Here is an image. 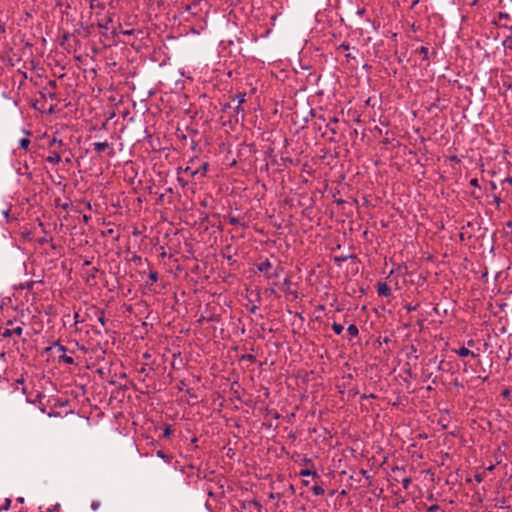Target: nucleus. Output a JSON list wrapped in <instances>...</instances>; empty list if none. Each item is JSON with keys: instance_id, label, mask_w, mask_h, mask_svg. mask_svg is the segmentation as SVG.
Masks as SVG:
<instances>
[{"instance_id": "72a5a7b5", "label": "nucleus", "mask_w": 512, "mask_h": 512, "mask_svg": "<svg viewBox=\"0 0 512 512\" xmlns=\"http://www.w3.org/2000/svg\"><path fill=\"white\" fill-rule=\"evenodd\" d=\"M470 185L473 187H479V181L477 178H473L470 180Z\"/></svg>"}, {"instance_id": "412c9836", "label": "nucleus", "mask_w": 512, "mask_h": 512, "mask_svg": "<svg viewBox=\"0 0 512 512\" xmlns=\"http://www.w3.org/2000/svg\"><path fill=\"white\" fill-rule=\"evenodd\" d=\"M498 18L499 20H505V21H509L511 20V15L509 13H506V12H499L498 13Z\"/></svg>"}, {"instance_id": "aec40b11", "label": "nucleus", "mask_w": 512, "mask_h": 512, "mask_svg": "<svg viewBox=\"0 0 512 512\" xmlns=\"http://www.w3.org/2000/svg\"><path fill=\"white\" fill-rule=\"evenodd\" d=\"M245 96H246V94H245V93L237 94V95L235 96V98H234V99H237V101H238L237 109H239V108H240V106H241V104H242V103H244V101H245Z\"/></svg>"}, {"instance_id": "6ab92c4d", "label": "nucleus", "mask_w": 512, "mask_h": 512, "mask_svg": "<svg viewBox=\"0 0 512 512\" xmlns=\"http://www.w3.org/2000/svg\"><path fill=\"white\" fill-rule=\"evenodd\" d=\"M99 272V269L94 267L89 272H87V280L89 281L90 278L95 279L96 274Z\"/></svg>"}, {"instance_id": "5fc2aeb1", "label": "nucleus", "mask_w": 512, "mask_h": 512, "mask_svg": "<svg viewBox=\"0 0 512 512\" xmlns=\"http://www.w3.org/2000/svg\"><path fill=\"white\" fill-rule=\"evenodd\" d=\"M65 162H66L67 164H70V163H71V159H70V158H66V159H65Z\"/></svg>"}, {"instance_id": "37998d69", "label": "nucleus", "mask_w": 512, "mask_h": 512, "mask_svg": "<svg viewBox=\"0 0 512 512\" xmlns=\"http://www.w3.org/2000/svg\"><path fill=\"white\" fill-rule=\"evenodd\" d=\"M191 171H193V170L190 167H186L185 170H184V172L186 174H189L190 176H191Z\"/></svg>"}, {"instance_id": "20e7f679", "label": "nucleus", "mask_w": 512, "mask_h": 512, "mask_svg": "<svg viewBox=\"0 0 512 512\" xmlns=\"http://www.w3.org/2000/svg\"><path fill=\"white\" fill-rule=\"evenodd\" d=\"M208 166L209 164L207 162L202 163V165L198 169L191 171V177H195L197 174L205 176L208 170Z\"/></svg>"}, {"instance_id": "bf43d9fd", "label": "nucleus", "mask_w": 512, "mask_h": 512, "mask_svg": "<svg viewBox=\"0 0 512 512\" xmlns=\"http://www.w3.org/2000/svg\"><path fill=\"white\" fill-rule=\"evenodd\" d=\"M303 484H304L305 486H307V485L309 484V482H308L307 480H304V481H303Z\"/></svg>"}, {"instance_id": "e2e57ef3", "label": "nucleus", "mask_w": 512, "mask_h": 512, "mask_svg": "<svg viewBox=\"0 0 512 512\" xmlns=\"http://www.w3.org/2000/svg\"><path fill=\"white\" fill-rule=\"evenodd\" d=\"M145 372H146V369H145V368H142V369L140 370V373H145Z\"/></svg>"}, {"instance_id": "4468645a", "label": "nucleus", "mask_w": 512, "mask_h": 512, "mask_svg": "<svg viewBox=\"0 0 512 512\" xmlns=\"http://www.w3.org/2000/svg\"><path fill=\"white\" fill-rule=\"evenodd\" d=\"M312 492L314 493V495L319 496V495H323L325 491H324V489H323V487H322V486H320V485H314V486L312 487Z\"/></svg>"}, {"instance_id": "864d4df0", "label": "nucleus", "mask_w": 512, "mask_h": 512, "mask_svg": "<svg viewBox=\"0 0 512 512\" xmlns=\"http://www.w3.org/2000/svg\"><path fill=\"white\" fill-rule=\"evenodd\" d=\"M502 26H503V27H505V28H507V29H509V30H512V26H509V27H508L506 24H503Z\"/></svg>"}, {"instance_id": "b1692460", "label": "nucleus", "mask_w": 512, "mask_h": 512, "mask_svg": "<svg viewBox=\"0 0 512 512\" xmlns=\"http://www.w3.org/2000/svg\"><path fill=\"white\" fill-rule=\"evenodd\" d=\"M448 365H449V363H446L444 360H441L439 365H438V370H440V371H448L449 370L447 368Z\"/></svg>"}, {"instance_id": "8fccbe9b", "label": "nucleus", "mask_w": 512, "mask_h": 512, "mask_svg": "<svg viewBox=\"0 0 512 512\" xmlns=\"http://www.w3.org/2000/svg\"><path fill=\"white\" fill-rule=\"evenodd\" d=\"M2 213H3V215H4L5 217H8L9 209H7V210H3V212H2Z\"/></svg>"}, {"instance_id": "1a4fd4ad", "label": "nucleus", "mask_w": 512, "mask_h": 512, "mask_svg": "<svg viewBox=\"0 0 512 512\" xmlns=\"http://www.w3.org/2000/svg\"><path fill=\"white\" fill-rule=\"evenodd\" d=\"M338 119L336 117H330L329 121L326 123V127L329 129L330 133L332 135H335L337 133L335 128H331L332 123H337Z\"/></svg>"}, {"instance_id": "e433bc0d", "label": "nucleus", "mask_w": 512, "mask_h": 512, "mask_svg": "<svg viewBox=\"0 0 512 512\" xmlns=\"http://www.w3.org/2000/svg\"><path fill=\"white\" fill-rule=\"evenodd\" d=\"M339 49L349 50V45H348V44H345V43H342V44L339 46Z\"/></svg>"}, {"instance_id": "c85d7f7f", "label": "nucleus", "mask_w": 512, "mask_h": 512, "mask_svg": "<svg viewBox=\"0 0 512 512\" xmlns=\"http://www.w3.org/2000/svg\"><path fill=\"white\" fill-rule=\"evenodd\" d=\"M474 479L476 482L481 483L484 480V474L477 473V474H475Z\"/></svg>"}, {"instance_id": "473e14b6", "label": "nucleus", "mask_w": 512, "mask_h": 512, "mask_svg": "<svg viewBox=\"0 0 512 512\" xmlns=\"http://www.w3.org/2000/svg\"><path fill=\"white\" fill-rule=\"evenodd\" d=\"M10 504H11V500L10 499H6L5 504L3 506H1V509L8 510L9 507H10Z\"/></svg>"}, {"instance_id": "49530a36", "label": "nucleus", "mask_w": 512, "mask_h": 512, "mask_svg": "<svg viewBox=\"0 0 512 512\" xmlns=\"http://www.w3.org/2000/svg\"><path fill=\"white\" fill-rule=\"evenodd\" d=\"M406 308H407L408 311H412V310L416 309L415 306H411V305H408Z\"/></svg>"}, {"instance_id": "4c0bfd02", "label": "nucleus", "mask_w": 512, "mask_h": 512, "mask_svg": "<svg viewBox=\"0 0 512 512\" xmlns=\"http://www.w3.org/2000/svg\"><path fill=\"white\" fill-rule=\"evenodd\" d=\"M257 309H258V307L256 305H253V306L250 307L249 311L251 313H256Z\"/></svg>"}, {"instance_id": "6e6d98bb", "label": "nucleus", "mask_w": 512, "mask_h": 512, "mask_svg": "<svg viewBox=\"0 0 512 512\" xmlns=\"http://www.w3.org/2000/svg\"><path fill=\"white\" fill-rule=\"evenodd\" d=\"M23 382H24V380H23V379H18V380H17V383H18V384H22Z\"/></svg>"}, {"instance_id": "393cba45", "label": "nucleus", "mask_w": 512, "mask_h": 512, "mask_svg": "<svg viewBox=\"0 0 512 512\" xmlns=\"http://www.w3.org/2000/svg\"><path fill=\"white\" fill-rule=\"evenodd\" d=\"M411 484V478L406 477L402 480V485L404 489H408Z\"/></svg>"}, {"instance_id": "2f4dec72", "label": "nucleus", "mask_w": 512, "mask_h": 512, "mask_svg": "<svg viewBox=\"0 0 512 512\" xmlns=\"http://www.w3.org/2000/svg\"><path fill=\"white\" fill-rule=\"evenodd\" d=\"M493 203H495L497 207H499L501 203V198L498 195H493Z\"/></svg>"}, {"instance_id": "4be33fe9", "label": "nucleus", "mask_w": 512, "mask_h": 512, "mask_svg": "<svg viewBox=\"0 0 512 512\" xmlns=\"http://www.w3.org/2000/svg\"><path fill=\"white\" fill-rule=\"evenodd\" d=\"M97 314H98V321L101 323V325H105V317H104V311L103 310H96Z\"/></svg>"}, {"instance_id": "0eeeda50", "label": "nucleus", "mask_w": 512, "mask_h": 512, "mask_svg": "<svg viewBox=\"0 0 512 512\" xmlns=\"http://www.w3.org/2000/svg\"><path fill=\"white\" fill-rule=\"evenodd\" d=\"M456 353L461 356V357H466V356H472V357H477L478 354H475L473 351H470L468 348L466 347H461L460 349H458L456 351Z\"/></svg>"}, {"instance_id": "3c124183", "label": "nucleus", "mask_w": 512, "mask_h": 512, "mask_svg": "<svg viewBox=\"0 0 512 512\" xmlns=\"http://www.w3.org/2000/svg\"><path fill=\"white\" fill-rule=\"evenodd\" d=\"M346 57H347V58L355 59V56H354V55H352V53L347 54V55H346Z\"/></svg>"}, {"instance_id": "2eb2a0df", "label": "nucleus", "mask_w": 512, "mask_h": 512, "mask_svg": "<svg viewBox=\"0 0 512 512\" xmlns=\"http://www.w3.org/2000/svg\"><path fill=\"white\" fill-rule=\"evenodd\" d=\"M111 22H112V18H111V17H109L107 20L102 21V22H99V23H98V27H99L100 29L108 30V29H109V23H111Z\"/></svg>"}, {"instance_id": "603ef678", "label": "nucleus", "mask_w": 512, "mask_h": 512, "mask_svg": "<svg viewBox=\"0 0 512 512\" xmlns=\"http://www.w3.org/2000/svg\"><path fill=\"white\" fill-rule=\"evenodd\" d=\"M467 344H468V346H473V345H474V341H473V340H469V341L467 342Z\"/></svg>"}, {"instance_id": "a211bd4d", "label": "nucleus", "mask_w": 512, "mask_h": 512, "mask_svg": "<svg viewBox=\"0 0 512 512\" xmlns=\"http://www.w3.org/2000/svg\"><path fill=\"white\" fill-rule=\"evenodd\" d=\"M418 52L423 56V60L428 59L429 49L426 46H421Z\"/></svg>"}, {"instance_id": "39448f33", "label": "nucleus", "mask_w": 512, "mask_h": 512, "mask_svg": "<svg viewBox=\"0 0 512 512\" xmlns=\"http://www.w3.org/2000/svg\"><path fill=\"white\" fill-rule=\"evenodd\" d=\"M46 161L51 164H58L61 161V156L58 152L53 151L51 154L46 158Z\"/></svg>"}, {"instance_id": "bb28decb", "label": "nucleus", "mask_w": 512, "mask_h": 512, "mask_svg": "<svg viewBox=\"0 0 512 512\" xmlns=\"http://www.w3.org/2000/svg\"><path fill=\"white\" fill-rule=\"evenodd\" d=\"M157 456L167 461L171 458L170 456L166 455L162 450L157 451Z\"/></svg>"}, {"instance_id": "f03ea898", "label": "nucleus", "mask_w": 512, "mask_h": 512, "mask_svg": "<svg viewBox=\"0 0 512 512\" xmlns=\"http://www.w3.org/2000/svg\"><path fill=\"white\" fill-rule=\"evenodd\" d=\"M22 333H23V328L21 326H17V327H15L13 329L5 328L1 332V336L3 338H7V337H11L13 335L21 336Z\"/></svg>"}, {"instance_id": "9d476101", "label": "nucleus", "mask_w": 512, "mask_h": 512, "mask_svg": "<svg viewBox=\"0 0 512 512\" xmlns=\"http://www.w3.org/2000/svg\"><path fill=\"white\" fill-rule=\"evenodd\" d=\"M347 332L352 336L356 337L359 334V330L355 324H350L347 328Z\"/></svg>"}, {"instance_id": "5701e85b", "label": "nucleus", "mask_w": 512, "mask_h": 512, "mask_svg": "<svg viewBox=\"0 0 512 512\" xmlns=\"http://www.w3.org/2000/svg\"><path fill=\"white\" fill-rule=\"evenodd\" d=\"M30 144V140L28 138H22L20 140V147L23 149H27Z\"/></svg>"}, {"instance_id": "c03bdc74", "label": "nucleus", "mask_w": 512, "mask_h": 512, "mask_svg": "<svg viewBox=\"0 0 512 512\" xmlns=\"http://www.w3.org/2000/svg\"><path fill=\"white\" fill-rule=\"evenodd\" d=\"M5 32V26L3 23L0 22V33H4Z\"/></svg>"}, {"instance_id": "de8ad7c7", "label": "nucleus", "mask_w": 512, "mask_h": 512, "mask_svg": "<svg viewBox=\"0 0 512 512\" xmlns=\"http://www.w3.org/2000/svg\"><path fill=\"white\" fill-rule=\"evenodd\" d=\"M49 85H51L52 87H56V81L55 80L49 81Z\"/></svg>"}, {"instance_id": "a19ab883", "label": "nucleus", "mask_w": 512, "mask_h": 512, "mask_svg": "<svg viewBox=\"0 0 512 512\" xmlns=\"http://www.w3.org/2000/svg\"><path fill=\"white\" fill-rule=\"evenodd\" d=\"M133 32H134V30H124V31H122V33L125 34V35H132Z\"/></svg>"}, {"instance_id": "a18cd8bd", "label": "nucleus", "mask_w": 512, "mask_h": 512, "mask_svg": "<svg viewBox=\"0 0 512 512\" xmlns=\"http://www.w3.org/2000/svg\"><path fill=\"white\" fill-rule=\"evenodd\" d=\"M78 318H79V313H78V312H76V313L74 314L75 323H78V322H79V319H78Z\"/></svg>"}, {"instance_id": "7c9ffc66", "label": "nucleus", "mask_w": 512, "mask_h": 512, "mask_svg": "<svg viewBox=\"0 0 512 512\" xmlns=\"http://www.w3.org/2000/svg\"><path fill=\"white\" fill-rule=\"evenodd\" d=\"M99 507H100V502H99V501H92V503H91V509H92L93 511L98 510V508H99Z\"/></svg>"}, {"instance_id": "69168bd1", "label": "nucleus", "mask_w": 512, "mask_h": 512, "mask_svg": "<svg viewBox=\"0 0 512 512\" xmlns=\"http://www.w3.org/2000/svg\"><path fill=\"white\" fill-rule=\"evenodd\" d=\"M362 475H365L367 472L366 470H361Z\"/></svg>"}, {"instance_id": "052dcab7", "label": "nucleus", "mask_w": 512, "mask_h": 512, "mask_svg": "<svg viewBox=\"0 0 512 512\" xmlns=\"http://www.w3.org/2000/svg\"><path fill=\"white\" fill-rule=\"evenodd\" d=\"M186 10H187V11L191 10V5H187V6H186Z\"/></svg>"}, {"instance_id": "ea45409f", "label": "nucleus", "mask_w": 512, "mask_h": 512, "mask_svg": "<svg viewBox=\"0 0 512 512\" xmlns=\"http://www.w3.org/2000/svg\"><path fill=\"white\" fill-rule=\"evenodd\" d=\"M506 227H507L508 229H510V233H512V221H508V222L506 223Z\"/></svg>"}, {"instance_id": "79ce46f5", "label": "nucleus", "mask_w": 512, "mask_h": 512, "mask_svg": "<svg viewBox=\"0 0 512 512\" xmlns=\"http://www.w3.org/2000/svg\"><path fill=\"white\" fill-rule=\"evenodd\" d=\"M132 261H134V262L141 261V257L138 256V255H134L133 258H132Z\"/></svg>"}, {"instance_id": "a878e982", "label": "nucleus", "mask_w": 512, "mask_h": 512, "mask_svg": "<svg viewBox=\"0 0 512 512\" xmlns=\"http://www.w3.org/2000/svg\"><path fill=\"white\" fill-rule=\"evenodd\" d=\"M57 144L59 147H61L63 145V141L62 140H58L57 138H53L52 141L50 142L49 146L52 147L53 145Z\"/></svg>"}, {"instance_id": "f3484780", "label": "nucleus", "mask_w": 512, "mask_h": 512, "mask_svg": "<svg viewBox=\"0 0 512 512\" xmlns=\"http://www.w3.org/2000/svg\"><path fill=\"white\" fill-rule=\"evenodd\" d=\"M503 46L505 49L512 50V36H507L503 41Z\"/></svg>"}, {"instance_id": "ddd939ff", "label": "nucleus", "mask_w": 512, "mask_h": 512, "mask_svg": "<svg viewBox=\"0 0 512 512\" xmlns=\"http://www.w3.org/2000/svg\"><path fill=\"white\" fill-rule=\"evenodd\" d=\"M332 329L337 335H340L343 332L344 327L341 324L334 322L332 324Z\"/></svg>"}, {"instance_id": "13d9d810", "label": "nucleus", "mask_w": 512, "mask_h": 512, "mask_svg": "<svg viewBox=\"0 0 512 512\" xmlns=\"http://www.w3.org/2000/svg\"><path fill=\"white\" fill-rule=\"evenodd\" d=\"M17 501L23 503L24 499L22 497H20L17 499Z\"/></svg>"}, {"instance_id": "f257e3e1", "label": "nucleus", "mask_w": 512, "mask_h": 512, "mask_svg": "<svg viewBox=\"0 0 512 512\" xmlns=\"http://www.w3.org/2000/svg\"><path fill=\"white\" fill-rule=\"evenodd\" d=\"M272 268V263L268 259H265V261L257 264L258 271L264 273L267 279L279 277V269L276 268L272 271Z\"/></svg>"}, {"instance_id": "774afa93", "label": "nucleus", "mask_w": 512, "mask_h": 512, "mask_svg": "<svg viewBox=\"0 0 512 512\" xmlns=\"http://www.w3.org/2000/svg\"><path fill=\"white\" fill-rule=\"evenodd\" d=\"M508 393H509V392H508V390H505V391L503 392V395H507Z\"/></svg>"}, {"instance_id": "680f3d73", "label": "nucleus", "mask_w": 512, "mask_h": 512, "mask_svg": "<svg viewBox=\"0 0 512 512\" xmlns=\"http://www.w3.org/2000/svg\"><path fill=\"white\" fill-rule=\"evenodd\" d=\"M506 181L512 184V178H507Z\"/></svg>"}, {"instance_id": "09e8293b", "label": "nucleus", "mask_w": 512, "mask_h": 512, "mask_svg": "<svg viewBox=\"0 0 512 512\" xmlns=\"http://www.w3.org/2000/svg\"><path fill=\"white\" fill-rule=\"evenodd\" d=\"M90 264H91L90 260H85L84 263H83V265H85V266H89Z\"/></svg>"}, {"instance_id": "7ed1b4c3", "label": "nucleus", "mask_w": 512, "mask_h": 512, "mask_svg": "<svg viewBox=\"0 0 512 512\" xmlns=\"http://www.w3.org/2000/svg\"><path fill=\"white\" fill-rule=\"evenodd\" d=\"M377 292L379 296L388 297L391 293V289L385 282H379L377 287Z\"/></svg>"}, {"instance_id": "dca6fc26", "label": "nucleus", "mask_w": 512, "mask_h": 512, "mask_svg": "<svg viewBox=\"0 0 512 512\" xmlns=\"http://www.w3.org/2000/svg\"><path fill=\"white\" fill-rule=\"evenodd\" d=\"M158 278H159L158 273L156 271H150V273H149L150 284L157 282ZM147 284H149V282H147Z\"/></svg>"}, {"instance_id": "338daca9", "label": "nucleus", "mask_w": 512, "mask_h": 512, "mask_svg": "<svg viewBox=\"0 0 512 512\" xmlns=\"http://www.w3.org/2000/svg\"><path fill=\"white\" fill-rule=\"evenodd\" d=\"M7 324H8V325H12V324H13V322H12L11 320H9V321L7 322Z\"/></svg>"}, {"instance_id": "6e6552de", "label": "nucleus", "mask_w": 512, "mask_h": 512, "mask_svg": "<svg viewBox=\"0 0 512 512\" xmlns=\"http://www.w3.org/2000/svg\"><path fill=\"white\" fill-rule=\"evenodd\" d=\"M53 348H57L58 351L61 352L62 354L66 353V351H67V348L65 346L61 345L59 342H54L52 344V346L48 347L46 350L50 351Z\"/></svg>"}, {"instance_id": "423d86ee", "label": "nucleus", "mask_w": 512, "mask_h": 512, "mask_svg": "<svg viewBox=\"0 0 512 512\" xmlns=\"http://www.w3.org/2000/svg\"><path fill=\"white\" fill-rule=\"evenodd\" d=\"M93 146L97 153H101L105 149L110 148L111 145L107 141H104V142H95L93 144Z\"/></svg>"}, {"instance_id": "f8f14e48", "label": "nucleus", "mask_w": 512, "mask_h": 512, "mask_svg": "<svg viewBox=\"0 0 512 512\" xmlns=\"http://www.w3.org/2000/svg\"><path fill=\"white\" fill-rule=\"evenodd\" d=\"M299 474L300 476H313L314 478H319V475L315 471H311L309 469H302Z\"/></svg>"}, {"instance_id": "c756f323", "label": "nucleus", "mask_w": 512, "mask_h": 512, "mask_svg": "<svg viewBox=\"0 0 512 512\" xmlns=\"http://www.w3.org/2000/svg\"><path fill=\"white\" fill-rule=\"evenodd\" d=\"M229 223L231 225H238L239 224V219L237 217L230 216L229 217Z\"/></svg>"}, {"instance_id": "4d7b16f0", "label": "nucleus", "mask_w": 512, "mask_h": 512, "mask_svg": "<svg viewBox=\"0 0 512 512\" xmlns=\"http://www.w3.org/2000/svg\"><path fill=\"white\" fill-rule=\"evenodd\" d=\"M290 283L289 279H285L284 284L288 285Z\"/></svg>"}, {"instance_id": "cd10ccee", "label": "nucleus", "mask_w": 512, "mask_h": 512, "mask_svg": "<svg viewBox=\"0 0 512 512\" xmlns=\"http://www.w3.org/2000/svg\"><path fill=\"white\" fill-rule=\"evenodd\" d=\"M172 433V429L170 426H166L165 429H164V432H163V436L165 438H168Z\"/></svg>"}, {"instance_id": "9b49d317", "label": "nucleus", "mask_w": 512, "mask_h": 512, "mask_svg": "<svg viewBox=\"0 0 512 512\" xmlns=\"http://www.w3.org/2000/svg\"><path fill=\"white\" fill-rule=\"evenodd\" d=\"M59 361L69 365L74 364V359L70 356H67L66 353L59 356Z\"/></svg>"}, {"instance_id": "58836bf2", "label": "nucleus", "mask_w": 512, "mask_h": 512, "mask_svg": "<svg viewBox=\"0 0 512 512\" xmlns=\"http://www.w3.org/2000/svg\"><path fill=\"white\" fill-rule=\"evenodd\" d=\"M319 121L325 123L326 122V118L325 116L322 114V115H319L318 118H317Z\"/></svg>"}, {"instance_id": "c9c22d12", "label": "nucleus", "mask_w": 512, "mask_h": 512, "mask_svg": "<svg viewBox=\"0 0 512 512\" xmlns=\"http://www.w3.org/2000/svg\"><path fill=\"white\" fill-rule=\"evenodd\" d=\"M38 242H39L40 244H45V243H48V242H49V240H48L46 237H42V238L38 239Z\"/></svg>"}, {"instance_id": "f704fd0d", "label": "nucleus", "mask_w": 512, "mask_h": 512, "mask_svg": "<svg viewBox=\"0 0 512 512\" xmlns=\"http://www.w3.org/2000/svg\"><path fill=\"white\" fill-rule=\"evenodd\" d=\"M440 509V507L438 505H432L428 508V511L429 512H436Z\"/></svg>"}, {"instance_id": "0e129e2a", "label": "nucleus", "mask_w": 512, "mask_h": 512, "mask_svg": "<svg viewBox=\"0 0 512 512\" xmlns=\"http://www.w3.org/2000/svg\"><path fill=\"white\" fill-rule=\"evenodd\" d=\"M494 469V466L491 465L490 467H488V470L492 471Z\"/></svg>"}]
</instances>
